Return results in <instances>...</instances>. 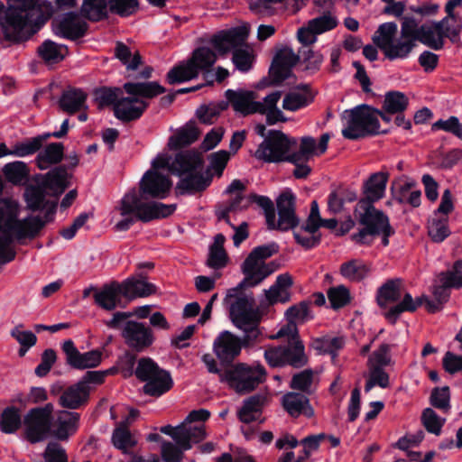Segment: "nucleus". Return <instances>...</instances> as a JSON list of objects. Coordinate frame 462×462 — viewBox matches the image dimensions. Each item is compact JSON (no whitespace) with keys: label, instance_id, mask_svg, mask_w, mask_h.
I'll list each match as a JSON object with an SVG mask.
<instances>
[{"label":"nucleus","instance_id":"1","mask_svg":"<svg viewBox=\"0 0 462 462\" xmlns=\"http://www.w3.org/2000/svg\"><path fill=\"white\" fill-rule=\"evenodd\" d=\"M0 15L3 40L20 44L30 40L53 15L52 2L47 0H13Z\"/></svg>","mask_w":462,"mask_h":462},{"label":"nucleus","instance_id":"2","mask_svg":"<svg viewBox=\"0 0 462 462\" xmlns=\"http://www.w3.org/2000/svg\"><path fill=\"white\" fill-rule=\"evenodd\" d=\"M117 60L120 63V75L129 80L123 85V89L128 95L153 98L166 92L165 88L157 81H137L148 80L153 72L152 66L143 65V57L137 49L117 42Z\"/></svg>","mask_w":462,"mask_h":462},{"label":"nucleus","instance_id":"3","mask_svg":"<svg viewBox=\"0 0 462 462\" xmlns=\"http://www.w3.org/2000/svg\"><path fill=\"white\" fill-rule=\"evenodd\" d=\"M227 104L230 103L235 111L244 116L259 113L266 116V123L274 125L278 122H286L282 110L277 107V103L282 97V91H273L267 95L263 102L255 101L254 91L227 89L225 93Z\"/></svg>","mask_w":462,"mask_h":462},{"label":"nucleus","instance_id":"4","mask_svg":"<svg viewBox=\"0 0 462 462\" xmlns=\"http://www.w3.org/2000/svg\"><path fill=\"white\" fill-rule=\"evenodd\" d=\"M5 211L4 225L0 228L5 227L8 231H14L17 235V241L23 239L32 240L40 236L44 226L54 220V215L57 210L58 201L53 200L45 208L44 217L40 216H29L23 219H18V208L16 203L9 199H3L0 204ZM0 217V220H2Z\"/></svg>","mask_w":462,"mask_h":462},{"label":"nucleus","instance_id":"5","mask_svg":"<svg viewBox=\"0 0 462 462\" xmlns=\"http://www.w3.org/2000/svg\"><path fill=\"white\" fill-rule=\"evenodd\" d=\"M279 252L275 242L254 247L241 265L245 278L233 289L237 292L245 288L255 287L275 271L274 263H264V260Z\"/></svg>","mask_w":462,"mask_h":462},{"label":"nucleus","instance_id":"6","mask_svg":"<svg viewBox=\"0 0 462 462\" xmlns=\"http://www.w3.org/2000/svg\"><path fill=\"white\" fill-rule=\"evenodd\" d=\"M216 61L217 55L210 48L199 47L193 51L186 62H181L169 70L166 80L169 84L174 85L196 79L202 73L205 79L212 84L211 69Z\"/></svg>","mask_w":462,"mask_h":462},{"label":"nucleus","instance_id":"7","mask_svg":"<svg viewBox=\"0 0 462 462\" xmlns=\"http://www.w3.org/2000/svg\"><path fill=\"white\" fill-rule=\"evenodd\" d=\"M116 374V365L104 371H87L75 383L65 388L58 399V404L64 410H77L88 404L90 393L104 383L107 374Z\"/></svg>","mask_w":462,"mask_h":462},{"label":"nucleus","instance_id":"8","mask_svg":"<svg viewBox=\"0 0 462 462\" xmlns=\"http://www.w3.org/2000/svg\"><path fill=\"white\" fill-rule=\"evenodd\" d=\"M375 113H377V109L367 105H360L353 109L346 110L343 114L346 125L342 129V135L348 140H357L385 134L386 131H380V123Z\"/></svg>","mask_w":462,"mask_h":462},{"label":"nucleus","instance_id":"9","mask_svg":"<svg viewBox=\"0 0 462 462\" xmlns=\"http://www.w3.org/2000/svg\"><path fill=\"white\" fill-rule=\"evenodd\" d=\"M266 370L259 363L247 365L238 363L227 368L221 374V381L239 394H246L255 390L266 380Z\"/></svg>","mask_w":462,"mask_h":462},{"label":"nucleus","instance_id":"10","mask_svg":"<svg viewBox=\"0 0 462 462\" xmlns=\"http://www.w3.org/2000/svg\"><path fill=\"white\" fill-rule=\"evenodd\" d=\"M141 195L135 189L126 194L122 199V215L134 214L135 218L142 222H150L153 219L170 217L176 210V204H163L152 201L143 202Z\"/></svg>","mask_w":462,"mask_h":462},{"label":"nucleus","instance_id":"11","mask_svg":"<svg viewBox=\"0 0 462 462\" xmlns=\"http://www.w3.org/2000/svg\"><path fill=\"white\" fill-rule=\"evenodd\" d=\"M54 405L47 402L35 406L23 415V435L31 444L42 442L50 439L53 424Z\"/></svg>","mask_w":462,"mask_h":462},{"label":"nucleus","instance_id":"12","mask_svg":"<svg viewBox=\"0 0 462 462\" xmlns=\"http://www.w3.org/2000/svg\"><path fill=\"white\" fill-rule=\"evenodd\" d=\"M264 359L271 367L291 366L301 368L309 362L305 346L300 339L288 341L278 346H270L264 350Z\"/></svg>","mask_w":462,"mask_h":462},{"label":"nucleus","instance_id":"13","mask_svg":"<svg viewBox=\"0 0 462 462\" xmlns=\"http://www.w3.org/2000/svg\"><path fill=\"white\" fill-rule=\"evenodd\" d=\"M296 144L295 138H290L282 131L270 130L255 151L254 157L264 162H286L290 150Z\"/></svg>","mask_w":462,"mask_h":462},{"label":"nucleus","instance_id":"14","mask_svg":"<svg viewBox=\"0 0 462 462\" xmlns=\"http://www.w3.org/2000/svg\"><path fill=\"white\" fill-rule=\"evenodd\" d=\"M120 332L128 347L137 353L149 348L155 340L152 329L145 323L135 320L123 323Z\"/></svg>","mask_w":462,"mask_h":462},{"label":"nucleus","instance_id":"15","mask_svg":"<svg viewBox=\"0 0 462 462\" xmlns=\"http://www.w3.org/2000/svg\"><path fill=\"white\" fill-rule=\"evenodd\" d=\"M65 355L66 365L75 370H86L97 367L102 362L103 353L93 349L81 353L71 339H67L61 345Z\"/></svg>","mask_w":462,"mask_h":462},{"label":"nucleus","instance_id":"16","mask_svg":"<svg viewBox=\"0 0 462 462\" xmlns=\"http://www.w3.org/2000/svg\"><path fill=\"white\" fill-rule=\"evenodd\" d=\"M172 181L168 176L148 170L139 183V195L143 199H166L171 189Z\"/></svg>","mask_w":462,"mask_h":462},{"label":"nucleus","instance_id":"17","mask_svg":"<svg viewBox=\"0 0 462 462\" xmlns=\"http://www.w3.org/2000/svg\"><path fill=\"white\" fill-rule=\"evenodd\" d=\"M80 414L76 411L59 410L53 413V424L50 438L67 441L79 427Z\"/></svg>","mask_w":462,"mask_h":462},{"label":"nucleus","instance_id":"18","mask_svg":"<svg viewBox=\"0 0 462 462\" xmlns=\"http://www.w3.org/2000/svg\"><path fill=\"white\" fill-rule=\"evenodd\" d=\"M300 61V53L295 54L292 49L283 48L277 51L269 69V76L273 85H278L287 79L291 74V69Z\"/></svg>","mask_w":462,"mask_h":462},{"label":"nucleus","instance_id":"19","mask_svg":"<svg viewBox=\"0 0 462 462\" xmlns=\"http://www.w3.org/2000/svg\"><path fill=\"white\" fill-rule=\"evenodd\" d=\"M35 177L47 188L50 196L58 199L70 187L73 175L67 171V165L60 164L45 174H36Z\"/></svg>","mask_w":462,"mask_h":462},{"label":"nucleus","instance_id":"20","mask_svg":"<svg viewBox=\"0 0 462 462\" xmlns=\"http://www.w3.org/2000/svg\"><path fill=\"white\" fill-rule=\"evenodd\" d=\"M355 214L360 225L377 236L381 235L382 229L390 225L388 217L369 202L358 201Z\"/></svg>","mask_w":462,"mask_h":462},{"label":"nucleus","instance_id":"21","mask_svg":"<svg viewBox=\"0 0 462 462\" xmlns=\"http://www.w3.org/2000/svg\"><path fill=\"white\" fill-rule=\"evenodd\" d=\"M230 317L236 328L248 325L250 321L260 319L259 311L255 307V300L252 294L241 295L236 298L229 308Z\"/></svg>","mask_w":462,"mask_h":462},{"label":"nucleus","instance_id":"22","mask_svg":"<svg viewBox=\"0 0 462 462\" xmlns=\"http://www.w3.org/2000/svg\"><path fill=\"white\" fill-rule=\"evenodd\" d=\"M240 337L225 330L214 340L213 351L222 364H231L241 353Z\"/></svg>","mask_w":462,"mask_h":462},{"label":"nucleus","instance_id":"23","mask_svg":"<svg viewBox=\"0 0 462 462\" xmlns=\"http://www.w3.org/2000/svg\"><path fill=\"white\" fill-rule=\"evenodd\" d=\"M56 33L62 38L77 41L85 36L88 31V24L82 21L75 12L64 14L59 19H54Z\"/></svg>","mask_w":462,"mask_h":462},{"label":"nucleus","instance_id":"24","mask_svg":"<svg viewBox=\"0 0 462 462\" xmlns=\"http://www.w3.org/2000/svg\"><path fill=\"white\" fill-rule=\"evenodd\" d=\"M247 36L248 32L245 28L237 27L215 34L211 39V43L218 52L225 54L244 45Z\"/></svg>","mask_w":462,"mask_h":462},{"label":"nucleus","instance_id":"25","mask_svg":"<svg viewBox=\"0 0 462 462\" xmlns=\"http://www.w3.org/2000/svg\"><path fill=\"white\" fill-rule=\"evenodd\" d=\"M448 23V18H443L431 24H422L419 27V35L416 41H419L425 46L439 51L444 47L443 32Z\"/></svg>","mask_w":462,"mask_h":462},{"label":"nucleus","instance_id":"26","mask_svg":"<svg viewBox=\"0 0 462 462\" xmlns=\"http://www.w3.org/2000/svg\"><path fill=\"white\" fill-rule=\"evenodd\" d=\"M156 292V286L153 283L142 279H127L121 284L117 283V304L119 297L123 296L127 300L143 298L152 295Z\"/></svg>","mask_w":462,"mask_h":462},{"label":"nucleus","instance_id":"27","mask_svg":"<svg viewBox=\"0 0 462 462\" xmlns=\"http://www.w3.org/2000/svg\"><path fill=\"white\" fill-rule=\"evenodd\" d=\"M282 405L288 414L293 418L303 415L307 418L314 416V410L307 395L296 392H289L282 398Z\"/></svg>","mask_w":462,"mask_h":462},{"label":"nucleus","instance_id":"28","mask_svg":"<svg viewBox=\"0 0 462 462\" xmlns=\"http://www.w3.org/2000/svg\"><path fill=\"white\" fill-rule=\"evenodd\" d=\"M80 13L90 22H99L116 14V0H83Z\"/></svg>","mask_w":462,"mask_h":462},{"label":"nucleus","instance_id":"29","mask_svg":"<svg viewBox=\"0 0 462 462\" xmlns=\"http://www.w3.org/2000/svg\"><path fill=\"white\" fill-rule=\"evenodd\" d=\"M34 184H30L25 188L24 190V200L27 204V208L32 211H42L47 208L48 204H51L53 200L47 199L50 195V191L42 182L34 176Z\"/></svg>","mask_w":462,"mask_h":462},{"label":"nucleus","instance_id":"30","mask_svg":"<svg viewBox=\"0 0 462 462\" xmlns=\"http://www.w3.org/2000/svg\"><path fill=\"white\" fill-rule=\"evenodd\" d=\"M203 160L199 152L194 150L183 151L176 154L170 166V171L173 174L181 176L185 173L189 174L200 168Z\"/></svg>","mask_w":462,"mask_h":462},{"label":"nucleus","instance_id":"31","mask_svg":"<svg viewBox=\"0 0 462 462\" xmlns=\"http://www.w3.org/2000/svg\"><path fill=\"white\" fill-rule=\"evenodd\" d=\"M137 97L117 98V119L130 122L142 116L148 106V103Z\"/></svg>","mask_w":462,"mask_h":462},{"label":"nucleus","instance_id":"32","mask_svg":"<svg viewBox=\"0 0 462 462\" xmlns=\"http://www.w3.org/2000/svg\"><path fill=\"white\" fill-rule=\"evenodd\" d=\"M388 177V173L383 171L373 173L364 183L365 198L359 201L374 204L380 200L384 196Z\"/></svg>","mask_w":462,"mask_h":462},{"label":"nucleus","instance_id":"33","mask_svg":"<svg viewBox=\"0 0 462 462\" xmlns=\"http://www.w3.org/2000/svg\"><path fill=\"white\" fill-rule=\"evenodd\" d=\"M313 97L310 85L299 84L285 95L282 108L292 112L300 110L309 106L313 101Z\"/></svg>","mask_w":462,"mask_h":462},{"label":"nucleus","instance_id":"34","mask_svg":"<svg viewBox=\"0 0 462 462\" xmlns=\"http://www.w3.org/2000/svg\"><path fill=\"white\" fill-rule=\"evenodd\" d=\"M210 183V177H205L202 173L190 172L180 178L176 185V192L179 195H193L205 190Z\"/></svg>","mask_w":462,"mask_h":462},{"label":"nucleus","instance_id":"35","mask_svg":"<svg viewBox=\"0 0 462 462\" xmlns=\"http://www.w3.org/2000/svg\"><path fill=\"white\" fill-rule=\"evenodd\" d=\"M266 401V396L260 393L252 395L245 399L237 412L240 421L248 424L256 420L258 416L261 414Z\"/></svg>","mask_w":462,"mask_h":462},{"label":"nucleus","instance_id":"36","mask_svg":"<svg viewBox=\"0 0 462 462\" xmlns=\"http://www.w3.org/2000/svg\"><path fill=\"white\" fill-rule=\"evenodd\" d=\"M172 385L173 381L171 374L161 368L155 375L145 381L143 391L147 395L159 397L170 391Z\"/></svg>","mask_w":462,"mask_h":462},{"label":"nucleus","instance_id":"37","mask_svg":"<svg viewBox=\"0 0 462 462\" xmlns=\"http://www.w3.org/2000/svg\"><path fill=\"white\" fill-rule=\"evenodd\" d=\"M371 272V264L361 259H351L343 263L339 268V273L346 280L359 282L365 279Z\"/></svg>","mask_w":462,"mask_h":462},{"label":"nucleus","instance_id":"38","mask_svg":"<svg viewBox=\"0 0 462 462\" xmlns=\"http://www.w3.org/2000/svg\"><path fill=\"white\" fill-rule=\"evenodd\" d=\"M64 158V145L62 143H51L39 152L36 156V165L41 170H46L51 165L59 164Z\"/></svg>","mask_w":462,"mask_h":462},{"label":"nucleus","instance_id":"39","mask_svg":"<svg viewBox=\"0 0 462 462\" xmlns=\"http://www.w3.org/2000/svg\"><path fill=\"white\" fill-rule=\"evenodd\" d=\"M23 427V416L21 410L10 405L5 407L0 414V430L5 434H14Z\"/></svg>","mask_w":462,"mask_h":462},{"label":"nucleus","instance_id":"40","mask_svg":"<svg viewBox=\"0 0 462 462\" xmlns=\"http://www.w3.org/2000/svg\"><path fill=\"white\" fill-rule=\"evenodd\" d=\"M199 134L200 132L195 124L189 122L169 138L168 147L170 150H179L190 145L198 140Z\"/></svg>","mask_w":462,"mask_h":462},{"label":"nucleus","instance_id":"41","mask_svg":"<svg viewBox=\"0 0 462 462\" xmlns=\"http://www.w3.org/2000/svg\"><path fill=\"white\" fill-rule=\"evenodd\" d=\"M180 445L184 449H190L192 445L206 438L205 427L202 423L193 425L187 422L180 424Z\"/></svg>","mask_w":462,"mask_h":462},{"label":"nucleus","instance_id":"42","mask_svg":"<svg viewBox=\"0 0 462 462\" xmlns=\"http://www.w3.org/2000/svg\"><path fill=\"white\" fill-rule=\"evenodd\" d=\"M87 95L79 88H69L63 91L60 100V107L69 114H75L85 105Z\"/></svg>","mask_w":462,"mask_h":462},{"label":"nucleus","instance_id":"43","mask_svg":"<svg viewBox=\"0 0 462 462\" xmlns=\"http://www.w3.org/2000/svg\"><path fill=\"white\" fill-rule=\"evenodd\" d=\"M401 298V280H388L378 289L376 301L381 308H385L389 303L398 301Z\"/></svg>","mask_w":462,"mask_h":462},{"label":"nucleus","instance_id":"44","mask_svg":"<svg viewBox=\"0 0 462 462\" xmlns=\"http://www.w3.org/2000/svg\"><path fill=\"white\" fill-rule=\"evenodd\" d=\"M68 49L65 45L58 44L51 40L44 41L38 47L39 56L49 64L59 63L66 55Z\"/></svg>","mask_w":462,"mask_h":462},{"label":"nucleus","instance_id":"45","mask_svg":"<svg viewBox=\"0 0 462 462\" xmlns=\"http://www.w3.org/2000/svg\"><path fill=\"white\" fill-rule=\"evenodd\" d=\"M422 300L423 298L418 297L413 300L410 293H405L402 300L388 310V312L385 314V317L392 323H395L402 312L415 311L420 306L422 305Z\"/></svg>","mask_w":462,"mask_h":462},{"label":"nucleus","instance_id":"46","mask_svg":"<svg viewBox=\"0 0 462 462\" xmlns=\"http://www.w3.org/2000/svg\"><path fill=\"white\" fill-rule=\"evenodd\" d=\"M5 180L14 185H20L28 180L29 169L25 162L16 161L6 163L3 168Z\"/></svg>","mask_w":462,"mask_h":462},{"label":"nucleus","instance_id":"47","mask_svg":"<svg viewBox=\"0 0 462 462\" xmlns=\"http://www.w3.org/2000/svg\"><path fill=\"white\" fill-rule=\"evenodd\" d=\"M416 183L413 180L405 181L400 184L395 192V199L401 204H409L414 208L420 205L421 191L420 189L411 190Z\"/></svg>","mask_w":462,"mask_h":462},{"label":"nucleus","instance_id":"48","mask_svg":"<svg viewBox=\"0 0 462 462\" xmlns=\"http://www.w3.org/2000/svg\"><path fill=\"white\" fill-rule=\"evenodd\" d=\"M396 32L397 24L395 23H384L378 27L373 36V42L383 52L393 42Z\"/></svg>","mask_w":462,"mask_h":462},{"label":"nucleus","instance_id":"49","mask_svg":"<svg viewBox=\"0 0 462 462\" xmlns=\"http://www.w3.org/2000/svg\"><path fill=\"white\" fill-rule=\"evenodd\" d=\"M227 106L228 104L226 101L202 105L197 109L196 116L202 124L212 125L220 113L226 110Z\"/></svg>","mask_w":462,"mask_h":462},{"label":"nucleus","instance_id":"50","mask_svg":"<svg viewBox=\"0 0 462 462\" xmlns=\"http://www.w3.org/2000/svg\"><path fill=\"white\" fill-rule=\"evenodd\" d=\"M314 381V372L312 369H305L292 375L290 382V387L292 390L300 391V393L305 395L311 394L314 390L312 388Z\"/></svg>","mask_w":462,"mask_h":462},{"label":"nucleus","instance_id":"51","mask_svg":"<svg viewBox=\"0 0 462 462\" xmlns=\"http://www.w3.org/2000/svg\"><path fill=\"white\" fill-rule=\"evenodd\" d=\"M95 302L100 308L106 310L116 309V281L112 280L94 294Z\"/></svg>","mask_w":462,"mask_h":462},{"label":"nucleus","instance_id":"52","mask_svg":"<svg viewBox=\"0 0 462 462\" xmlns=\"http://www.w3.org/2000/svg\"><path fill=\"white\" fill-rule=\"evenodd\" d=\"M408 97L400 91L386 93L383 108L387 114L402 113L408 106Z\"/></svg>","mask_w":462,"mask_h":462},{"label":"nucleus","instance_id":"53","mask_svg":"<svg viewBox=\"0 0 462 462\" xmlns=\"http://www.w3.org/2000/svg\"><path fill=\"white\" fill-rule=\"evenodd\" d=\"M137 443L136 436L130 430H123L117 426V450L125 455L129 460L135 456L134 448Z\"/></svg>","mask_w":462,"mask_h":462},{"label":"nucleus","instance_id":"54","mask_svg":"<svg viewBox=\"0 0 462 462\" xmlns=\"http://www.w3.org/2000/svg\"><path fill=\"white\" fill-rule=\"evenodd\" d=\"M330 307L333 310H339L351 302L352 297L349 289L345 285L331 287L327 291Z\"/></svg>","mask_w":462,"mask_h":462},{"label":"nucleus","instance_id":"55","mask_svg":"<svg viewBox=\"0 0 462 462\" xmlns=\"http://www.w3.org/2000/svg\"><path fill=\"white\" fill-rule=\"evenodd\" d=\"M300 60L304 64L303 70L310 74L317 72L323 62L324 57L319 51H314L309 47H303L299 51Z\"/></svg>","mask_w":462,"mask_h":462},{"label":"nucleus","instance_id":"56","mask_svg":"<svg viewBox=\"0 0 462 462\" xmlns=\"http://www.w3.org/2000/svg\"><path fill=\"white\" fill-rule=\"evenodd\" d=\"M260 319L257 320L250 321L248 325L238 328L244 332L241 339L242 347L247 348L259 344L263 339V335L259 328Z\"/></svg>","mask_w":462,"mask_h":462},{"label":"nucleus","instance_id":"57","mask_svg":"<svg viewBox=\"0 0 462 462\" xmlns=\"http://www.w3.org/2000/svg\"><path fill=\"white\" fill-rule=\"evenodd\" d=\"M369 376L365 384V391L370 392L374 386L387 388L390 385V376L383 367L367 366Z\"/></svg>","mask_w":462,"mask_h":462},{"label":"nucleus","instance_id":"58","mask_svg":"<svg viewBox=\"0 0 462 462\" xmlns=\"http://www.w3.org/2000/svg\"><path fill=\"white\" fill-rule=\"evenodd\" d=\"M439 282L455 289L462 288V259L457 260L450 269L441 272Z\"/></svg>","mask_w":462,"mask_h":462},{"label":"nucleus","instance_id":"59","mask_svg":"<svg viewBox=\"0 0 462 462\" xmlns=\"http://www.w3.org/2000/svg\"><path fill=\"white\" fill-rule=\"evenodd\" d=\"M414 46V42L409 39L405 41H398L396 42H393L391 45L385 49L383 54L390 60L404 59L408 57Z\"/></svg>","mask_w":462,"mask_h":462},{"label":"nucleus","instance_id":"60","mask_svg":"<svg viewBox=\"0 0 462 462\" xmlns=\"http://www.w3.org/2000/svg\"><path fill=\"white\" fill-rule=\"evenodd\" d=\"M248 199L252 203L257 204L264 210L266 224L269 229L275 228V210L274 205L271 199L266 196L250 194Z\"/></svg>","mask_w":462,"mask_h":462},{"label":"nucleus","instance_id":"61","mask_svg":"<svg viewBox=\"0 0 462 462\" xmlns=\"http://www.w3.org/2000/svg\"><path fill=\"white\" fill-rule=\"evenodd\" d=\"M232 61L239 71L247 72L253 67L254 56L251 50L240 46L233 51Z\"/></svg>","mask_w":462,"mask_h":462},{"label":"nucleus","instance_id":"62","mask_svg":"<svg viewBox=\"0 0 462 462\" xmlns=\"http://www.w3.org/2000/svg\"><path fill=\"white\" fill-rule=\"evenodd\" d=\"M392 345L383 343L374 350L367 360V366L385 367L392 364L391 350Z\"/></svg>","mask_w":462,"mask_h":462},{"label":"nucleus","instance_id":"63","mask_svg":"<svg viewBox=\"0 0 462 462\" xmlns=\"http://www.w3.org/2000/svg\"><path fill=\"white\" fill-rule=\"evenodd\" d=\"M446 420L440 418L431 408H426L421 414V422L428 432L439 436Z\"/></svg>","mask_w":462,"mask_h":462},{"label":"nucleus","instance_id":"64","mask_svg":"<svg viewBox=\"0 0 462 462\" xmlns=\"http://www.w3.org/2000/svg\"><path fill=\"white\" fill-rule=\"evenodd\" d=\"M187 450L176 442L163 441L161 447L162 459L163 462H181Z\"/></svg>","mask_w":462,"mask_h":462}]
</instances>
